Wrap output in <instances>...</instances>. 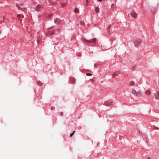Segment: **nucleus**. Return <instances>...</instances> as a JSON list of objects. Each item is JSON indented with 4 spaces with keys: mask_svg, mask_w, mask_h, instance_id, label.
Wrapping results in <instances>:
<instances>
[{
    "mask_svg": "<svg viewBox=\"0 0 159 159\" xmlns=\"http://www.w3.org/2000/svg\"><path fill=\"white\" fill-rule=\"evenodd\" d=\"M141 40L140 39H136L134 42L135 46L136 47H139L141 43Z\"/></svg>",
    "mask_w": 159,
    "mask_h": 159,
    "instance_id": "obj_1",
    "label": "nucleus"
},
{
    "mask_svg": "<svg viewBox=\"0 0 159 159\" xmlns=\"http://www.w3.org/2000/svg\"><path fill=\"white\" fill-rule=\"evenodd\" d=\"M113 103V102L111 100H110L106 101L105 102H104L103 105L106 106H110L112 105Z\"/></svg>",
    "mask_w": 159,
    "mask_h": 159,
    "instance_id": "obj_2",
    "label": "nucleus"
},
{
    "mask_svg": "<svg viewBox=\"0 0 159 159\" xmlns=\"http://www.w3.org/2000/svg\"><path fill=\"white\" fill-rule=\"evenodd\" d=\"M130 14L133 18H136L137 17V14L134 11H132Z\"/></svg>",
    "mask_w": 159,
    "mask_h": 159,
    "instance_id": "obj_3",
    "label": "nucleus"
},
{
    "mask_svg": "<svg viewBox=\"0 0 159 159\" xmlns=\"http://www.w3.org/2000/svg\"><path fill=\"white\" fill-rule=\"evenodd\" d=\"M54 22L57 24H61L62 21L59 19L56 18L54 20Z\"/></svg>",
    "mask_w": 159,
    "mask_h": 159,
    "instance_id": "obj_4",
    "label": "nucleus"
},
{
    "mask_svg": "<svg viewBox=\"0 0 159 159\" xmlns=\"http://www.w3.org/2000/svg\"><path fill=\"white\" fill-rule=\"evenodd\" d=\"M111 26V25H109L107 27V34L109 35L110 34V29Z\"/></svg>",
    "mask_w": 159,
    "mask_h": 159,
    "instance_id": "obj_5",
    "label": "nucleus"
},
{
    "mask_svg": "<svg viewBox=\"0 0 159 159\" xmlns=\"http://www.w3.org/2000/svg\"><path fill=\"white\" fill-rule=\"evenodd\" d=\"M145 92L146 94L148 95H150L151 94V91L149 90H146Z\"/></svg>",
    "mask_w": 159,
    "mask_h": 159,
    "instance_id": "obj_6",
    "label": "nucleus"
},
{
    "mask_svg": "<svg viewBox=\"0 0 159 159\" xmlns=\"http://www.w3.org/2000/svg\"><path fill=\"white\" fill-rule=\"evenodd\" d=\"M96 39L95 38L91 40V41H90L91 42H92L93 43H95L96 42Z\"/></svg>",
    "mask_w": 159,
    "mask_h": 159,
    "instance_id": "obj_7",
    "label": "nucleus"
},
{
    "mask_svg": "<svg viewBox=\"0 0 159 159\" xmlns=\"http://www.w3.org/2000/svg\"><path fill=\"white\" fill-rule=\"evenodd\" d=\"M135 84V82L133 81H131L129 84V85L130 86H133Z\"/></svg>",
    "mask_w": 159,
    "mask_h": 159,
    "instance_id": "obj_8",
    "label": "nucleus"
},
{
    "mask_svg": "<svg viewBox=\"0 0 159 159\" xmlns=\"http://www.w3.org/2000/svg\"><path fill=\"white\" fill-rule=\"evenodd\" d=\"M118 72H116L115 73H112L111 75L113 76L114 77L116 76L117 75H118Z\"/></svg>",
    "mask_w": 159,
    "mask_h": 159,
    "instance_id": "obj_9",
    "label": "nucleus"
},
{
    "mask_svg": "<svg viewBox=\"0 0 159 159\" xmlns=\"http://www.w3.org/2000/svg\"><path fill=\"white\" fill-rule=\"evenodd\" d=\"M40 6L38 5V6H37L35 7V9L36 10H37V11H39L40 9Z\"/></svg>",
    "mask_w": 159,
    "mask_h": 159,
    "instance_id": "obj_10",
    "label": "nucleus"
},
{
    "mask_svg": "<svg viewBox=\"0 0 159 159\" xmlns=\"http://www.w3.org/2000/svg\"><path fill=\"white\" fill-rule=\"evenodd\" d=\"M136 94L138 97H141V94L140 92H137Z\"/></svg>",
    "mask_w": 159,
    "mask_h": 159,
    "instance_id": "obj_11",
    "label": "nucleus"
},
{
    "mask_svg": "<svg viewBox=\"0 0 159 159\" xmlns=\"http://www.w3.org/2000/svg\"><path fill=\"white\" fill-rule=\"evenodd\" d=\"M82 41L85 42H89V43H91L90 40H88L85 39H82Z\"/></svg>",
    "mask_w": 159,
    "mask_h": 159,
    "instance_id": "obj_12",
    "label": "nucleus"
},
{
    "mask_svg": "<svg viewBox=\"0 0 159 159\" xmlns=\"http://www.w3.org/2000/svg\"><path fill=\"white\" fill-rule=\"evenodd\" d=\"M95 11L97 13H99V8L98 7H96L95 8Z\"/></svg>",
    "mask_w": 159,
    "mask_h": 159,
    "instance_id": "obj_13",
    "label": "nucleus"
},
{
    "mask_svg": "<svg viewBox=\"0 0 159 159\" xmlns=\"http://www.w3.org/2000/svg\"><path fill=\"white\" fill-rule=\"evenodd\" d=\"M74 11L75 13H77L79 12V10L77 8H75L74 10Z\"/></svg>",
    "mask_w": 159,
    "mask_h": 159,
    "instance_id": "obj_14",
    "label": "nucleus"
},
{
    "mask_svg": "<svg viewBox=\"0 0 159 159\" xmlns=\"http://www.w3.org/2000/svg\"><path fill=\"white\" fill-rule=\"evenodd\" d=\"M137 92H136V91L134 89H132V93L133 94H136V93H137Z\"/></svg>",
    "mask_w": 159,
    "mask_h": 159,
    "instance_id": "obj_15",
    "label": "nucleus"
},
{
    "mask_svg": "<svg viewBox=\"0 0 159 159\" xmlns=\"http://www.w3.org/2000/svg\"><path fill=\"white\" fill-rule=\"evenodd\" d=\"M48 34L50 35H51L53 34H54V33L53 31H49L48 32Z\"/></svg>",
    "mask_w": 159,
    "mask_h": 159,
    "instance_id": "obj_16",
    "label": "nucleus"
},
{
    "mask_svg": "<svg viewBox=\"0 0 159 159\" xmlns=\"http://www.w3.org/2000/svg\"><path fill=\"white\" fill-rule=\"evenodd\" d=\"M17 17L18 18H23L24 17V16L22 15L21 14H18L17 15Z\"/></svg>",
    "mask_w": 159,
    "mask_h": 159,
    "instance_id": "obj_17",
    "label": "nucleus"
},
{
    "mask_svg": "<svg viewBox=\"0 0 159 159\" xmlns=\"http://www.w3.org/2000/svg\"><path fill=\"white\" fill-rule=\"evenodd\" d=\"M80 24L81 25H84V22H83V21H82V22H80Z\"/></svg>",
    "mask_w": 159,
    "mask_h": 159,
    "instance_id": "obj_18",
    "label": "nucleus"
},
{
    "mask_svg": "<svg viewBox=\"0 0 159 159\" xmlns=\"http://www.w3.org/2000/svg\"><path fill=\"white\" fill-rule=\"evenodd\" d=\"M86 75L87 76H91L92 75V74L91 73H87L86 74Z\"/></svg>",
    "mask_w": 159,
    "mask_h": 159,
    "instance_id": "obj_19",
    "label": "nucleus"
},
{
    "mask_svg": "<svg viewBox=\"0 0 159 159\" xmlns=\"http://www.w3.org/2000/svg\"><path fill=\"white\" fill-rule=\"evenodd\" d=\"M75 132V131H74L73 132L71 133V134H70V137H71L73 134Z\"/></svg>",
    "mask_w": 159,
    "mask_h": 159,
    "instance_id": "obj_20",
    "label": "nucleus"
},
{
    "mask_svg": "<svg viewBox=\"0 0 159 159\" xmlns=\"http://www.w3.org/2000/svg\"><path fill=\"white\" fill-rule=\"evenodd\" d=\"M65 5V3H63L62 4H61V7H63Z\"/></svg>",
    "mask_w": 159,
    "mask_h": 159,
    "instance_id": "obj_21",
    "label": "nucleus"
},
{
    "mask_svg": "<svg viewBox=\"0 0 159 159\" xmlns=\"http://www.w3.org/2000/svg\"><path fill=\"white\" fill-rule=\"evenodd\" d=\"M63 114V112H60V115L61 116H62V115Z\"/></svg>",
    "mask_w": 159,
    "mask_h": 159,
    "instance_id": "obj_22",
    "label": "nucleus"
},
{
    "mask_svg": "<svg viewBox=\"0 0 159 159\" xmlns=\"http://www.w3.org/2000/svg\"><path fill=\"white\" fill-rule=\"evenodd\" d=\"M48 0V1L49 2H50V3H53L52 2H51V1H50V0Z\"/></svg>",
    "mask_w": 159,
    "mask_h": 159,
    "instance_id": "obj_23",
    "label": "nucleus"
},
{
    "mask_svg": "<svg viewBox=\"0 0 159 159\" xmlns=\"http://www.w3.org/2000/svg\"><path fill=\"white\" fill-rule=\"evenodd\" d=\"M157 93L158 94V96H159V93L158 92H157Z\"/></svg>",
    "mask_w": 159,
    "mask_h": 159,
    "instance_id": "obj_24",
    "label": "nucleus"
},
{
    "mask_svg": "<svg viewBox=\"0 0 159 159\" xmlns=\"http://www.w3.org/2000/svg\"><path fill=\"white\" fill-rule=\"evenodd\" d=\"M19 10H21L22 8H20V7H19Z\"/></svg>",
    "mask_w": 159,
    "mask_h": 159,
    "instance_id": "obj_25",
    "label": "nucleus"
},
{
    "mask_svg": "<svg viewBox=\"0 0 159 159\" xmlns=\"http://www.w3.org/2000/svg\"><path fill=\"white\" fill-rule=\"evenodd\" d=\"M102 1V0H98V1Z\"/></svg>",
    "mask_w": 159,
    "mask_h": 159,
    "instance_id": "obj_26",
    "label": "nucleus"
},
{
    "mask_svg": "<svg viewBox=\"0 0 159 159\" xmlns=\"http://www.w3.org/2000/svg\"><path fill=\"white\" fill-rule=\"evenodd\" d=\"M86 2L87 3L88 2V0H86Z\"/></svg>",
    "mask_w": 159,
    "mask_h": 159,
    "instance_id": "obj_27",
    "label": "nucleus"
},
{
    "mask_svg": "<svg viewBox=\"0 0 159 159\" xmlns=\"http://www.w3.org/2000/svg\"><path fill=\"white\" fill-rule=\"evenodd\" d=\"M149 158H150V157H148V159H149Z\"/></svg>",
    "mask_w": 159,
    "mask_h": 159,
    "instance_id": "obj_28",
    "label": "nucleus"
},
{
    "mask_svg": "<svg viewBox=\"0 0 159 159\" xmlns=\"http://www.w3.org/2000/svg\"><path fill=\"white\" fill-rule=\"evenodd\" d=\"M50 16H51V15H49V17H50Z\"/></svg>",
    "mask_w": 159,
    "mask_h": 159,
    "instance_id": "obj_29",
    "label": "nucleus"
},
{
    "mask_svg": "<svg viewBox=\"0 0 159 159\" xmlns=\"http://www.w3.org/2000/svg\"><path fill=\"white\" fill-rule=\"evenodd\" d=\"M157 129H159V128H157Z\"/></svg>",
    "mask_w": 159,
    "mask_h": 159,
    "instance_id": "obj_30",
    "label": "nucleus"
},
{
    "mask_svg": "<svg viewBox=\"0 0 159 159\" xmlns=\"http://www.w3.org/2000/svg\"><path fill=\"white\" fill-rule=\"evenodd\" d=\"M22 21V20H20V21Z\"/></svg>",
    "mask_w": 159,
    "mask_h": 159,
    "instance_id": "obj_31",
    "label": "nucleus"
}]
</instances>
